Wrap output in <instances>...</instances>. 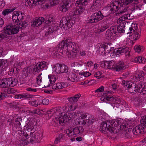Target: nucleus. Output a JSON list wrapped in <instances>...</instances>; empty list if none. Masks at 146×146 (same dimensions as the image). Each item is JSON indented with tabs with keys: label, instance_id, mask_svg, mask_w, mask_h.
Returning a JSON list of instances; mask_svg holds the SVG:
<instances>
[{
	"label": "nucleus",
	"instance_id": "1",
	"mask_svg": "<svg viewBox=\"0 0 146 146\" xmlns=\"http://www.w3.org/2000/svg\"><path fill=\"white\" fill-rule=\"evenodd\" d=\"M24 16V14L21 12L15 11L13 13L12 17L13 22L7 25L3 30L1 33L2 37H6L9 35L17 34L19 31V29L25 28L27 25V23L23 21L21 24L20 23Z\"/></svg>",
	"mask_w": 146,
	"mask_h": 146
},
{
	"label": "nucleus",
	"instance_id": "2",
	"mask_svg": "<svg viewBox=\"0 0 146 146\" xmlns=\"http://www.w3.org/2000/svg\"><path fill=\"white\" fill-rule=\"evenodd\" d=\"M75 43L72 42L71 40L66 39L62 40L57 45L58 49L55 53V55L58 58L59 56H62L63 52H64L66 51V54L70 59L74 57L76 55V53L79 52L80 48L77 45L74 46Z\"/></svg>",
	"mask_w": 146,
	"mask_h": 146
},
{
	"label": "nucleus",
	"instance_id": "3",
	"mask_svg": "<svg viewBox=\"0 0 146 146\" xmlns=\"http://www.w3.org/2000/svg\"><path fill=\"white\" fill-rule=\"evenodd\" d=\"M75 17H73L72 16L63 17L59 25L56 24L53 25L54 31L58 29L59 27L63 30L69 29L75 23Z\"/></svg>",
	"mask_w": 146,
	"mask_h": 146
},
{
	"label": "nucleus",
	"instance_id": "4",
	"mask_svg": "<svg viewBox=\"0 0 146 146\" xmlns=\"http://www.w3.org/2000/svg\"><path fill=\"white\" fill-rule=\"evenodd\" d=\"M127 0H119L118 1H112L111 2L110 7V8L109 9L111 11H118L119 9L120 10L118 13V14H122L125 13L128 9V8L124 9L121 8L123 7H124L125 5H129L126 2Z\"/></svg>",
	"mask_w": 146,
	"mask_h": 146
},
{
	"label": "nucleus",
	"instance_id": "5",
	"mask_svg": "<svg viewBox=\"0 0 146 146\" xmlns=\"http://www.w3.org/2000/svg\"><path fill=\"white\" fill-rule=\"evenodd\" d=\"M81 96L80 94H78L68 98L69 102L66 105V108H65V109H64V110L66 111H70L75 110L77 107V106L74 103L77 101Z\"/></svg>",
	"mask_w": 146,
	"mask_h": 146
},
{
	"label": "nucleus",
	"instance_id": "6",
	"mask_svg": "<svg viewBox=\"0 0 146 146\" xmlns=\"http://www.w3.org/2000/svg\"><path fill=\"white\" fill-rule=\"evenodd\" d=\"M75 115L74 113L70 112L67 114H64V116L58 117V116L56 117V123L57 124L61 125L63 123H66L69 120L74 118Z\"/></svg>",
	"mask_w": 146,
	"mask_h": 146
},
{
	"label": "nucleus",
	"instance_id": "7",
	"mask_svg": "<svg viewBox=\"0 0 146 146\" xmlns=\"http://www.w3.org/2000/svg\"><path fill=\"white\" fill-rule=\"evenodd\" d=\"M140 122V124L136 126L133 129V133L135 135H137L142 132L145 133L146 132V123L145 122V120L142 118V117Z\"/></svg>",
	"mask_w": 146,
	"mask_h": 146
},
{
	"label": "nucleus",
	"instance_id": "8",
	"mask_svg": "<svg viewBox=\"0 0 146 146\" xmlns=\"http://www.w3.org/2000/svg\"><path fill=\"white\" fill-rule=\"evenodd\" d=\"M111 123L110 121H107L101 123L100 126V130L104 133L109 131L111 133H115L114 128L112 127H111Z\"/></svg>",
	"mask_w": 146,
	"mask_h": 146
},
{
	"label": "nucleus",
	"instance_id": "9",
	"mask_svg": "<svg viewBox=\"0 0 146 146\" xmlns=\"http://www.w3.org/2000/svg\"><path fill=\"white\" fill-rule=\"evenodd\" d=\"M47 0H25V5L29 8H33L39 5L44 4Z\"/></svg>",
	"mask_w": 146,
	"mask_h": 146
},
{
	"label": "nucleus",
	"instance_id": "10",
	"mask_svg": "<svg viewBox=\"0 0 146 146\" xmlns=\"http://www.w3.org/2000/svg\"><path fill=\"white\" fill-rule=\"evenodd\" d=\"M47 67V64L45 62L42 61L38 63L34 66L33 73L35 75L44 69H46Z\"/></svg>",
	"mask_w": 146,
	"mask_h": 146
},
{
	"label": "nucleus",
	"instance_id": "11",
	"mask_svg": "<svg viewBox=\"0 0 146 146\" xmlns=\"http://www.w3.org/2000/svg\"><path fill=\"white\" fill-rule=\"evenodd\" d=\"M76 5L77 8L73 10L72 14L70 16L75 17V19L76 15H78L82 13V0H78L76 2Z\"/></svg>",
	"mask_w": 146,
	"mask_h": 146
},
{
	"label": "nucleus",
	"instance_id": "12",
	"mask_svg": "<svg viewBox=\"0 0 146 146\" xmlns=\"http://www.w3.org/2000/svg\"><path fill=\"white\" fill-rule=\"evenodd\" d=\"M83 124L87 123V125L91 124L94 121V117L87 113L83 114Z\"/></svg>",
	"mask_w": 146,
	"mask_h": 146
},
{
	"label": "nucleus",
	"instance_id": "13",
	"mask_svg": "<svg viewBox=\"0 0 146 146\" xmlns=\"http://www.w3.org/2000/svg\"><path fill=\"white\" fill-rule=\"evenodd\" d=\"M116 28L115 26L110 27L108 29L106 33V36L107 39H112L115 36L116 33Z\"/></svg>",
	"mask_w": 146,
	"mask_h": 146
},
{
	"label": "nucleus",
	"instance_id": "14",
	"mask_svg": "<svg viewBox=\"0 0 146 146\" xmlns=\"http://www.w3.org/2000/svg\"><path fill=\"white\" fill-rule=\"evenodd\" d=\"M143 2L145 3H146V0H127L126 3L129 4H131L134 5V10H140L141 9L140 7V5H138L139 2Z\"/></svg>",
	"mask_w": 146,
	"mask_h": 146
},
{
	"label": "nucleus",
	"instance_id": "15",
	"mask_svg": "<svg viewBox=\"0 0 146 146\" xmlns=\"http://www.w3.org/2000/svg\"><path fill=\"white\" fill-rule=\"evenodd\" d=\"M82 62H73L72 63L71 66L72 67H75L76 69H75L74 72L78 73L80 75H82Z\"/></svg>",
	"mask_w": 146,
	"mask_h": 146
},
{
	"label": "nucleus",
	"instance_id": "16",
	"mask_svg": "<svg viewBox=\"0 0 146 146\" xmlns=\"http://www.w3.org/2000/svg\"><path fill=\"white\" fill-rule=\"evenodd\" d=\"M80 131L78 127L74 128L70 127L66 131V133L69 137H74V135L79 133Z\"/></svg>",
	"mask_w": 146,
	"mask_h": 146
},
{
	"label": "nucleus",
	"instance_id": "17",
	"mask_svg": "<svg viewBox=\"0 0 146 146\" xmlns=\"http://www.w3.org/2000/svg\"><path fill=\"white\" fill-rule=\"evenodd\" d=\"M70 1L68 0H66L61 3L60 7V10L63 12H65L67 11L70 7Z\"/></svg>",
	"mask_w": 146,
	"mask_h": 146
},
{
	"label": "nucleus",
	"instance_id": "18",
	"mask_svg": "<svg viewBox=\"0 0 146 146\" xmlns=\"http://www.w3.org/2000/svg\"><path fill=\"white\" fill-rule=\"evenodd\" d=\"M44 21V19L43 17H36L32 22L31 26L33 27H37L40 25Z\"/></svg>",
	"mask_w": 146,
	"mask_h": 146
},
{
	"label": "nucleus",
	"instance_id": "19",
	"mask_svg": "<svg viewBox=\"0 0 146 146\" xmlns=\"http://www.w3.org/2000/svg\"><path fill=\"white\" fill-rule=\"evenodd\" d=\"M36 122L34 120H28L26 122V125L24 126L25 129L29 131H31L34 128Z\"/></svg>",
	"mask_w": 146,
	"mask_h": 146
},
{
	"label": "nucleus",
	"instance_id": "20",
	"mask_svg": "<svg viewBox=\"0 0 146 146\" xmlns=\"http://www.w3.org/2000/svg\"><path fill=\"white\" fill-rule=\"evenodd\" d=\"M8 62L3 59L0 60V74L5 70L8 67Z\"/></svg>",
	"mask_w": 146,
	"mask_h": 146
},
{
	"label": "nucleus",
	"instance_id": "21",
	"mask_svg": "<svg viewBox=\"0 0 146 146\" xmlns=\"http://www.w3.org/2000/svg\"><path fill=\"white\" fill-rule=\"evenodd\" d=\"M130 86L128 89L129 92L131 93H135L139 92V87L138 84L137 85L135 83L132 82L131 83Z\"/></svg>",
	"mask_w": 146,
	"mask_h": 146
},
{
	"label": "nucleus",
	"instance_id": "22",
	"mask_svg": "<svg viewBox=\"0 0 146 146\" xmlns=\"http://www.w3.org/2000/svg\"><path fill=\"white\" fill-rule=\"evenodd\" d=\"M67 86L66 84L65 83H57L54 84L52 86V88L53 90H58L63 88Z\"/></svg>",
	"mask_w": 146,
	"mask_h": 146
},
{
	"label": "nucleus",
	"instance_id": "23",
	"mask_svg": "<svg viewBox=\"0 0 146 146\" xmlns=\"http://www.w3.org/2000/svg\"><path fill=\"white\" fill-rule=\"evenodd\" d=\"M115 97V96L112 95L106 96L105 98H103V100L107 103H111V102H113V103L111 104V105L113 106V108H114L115 105V103H113L114 102Z\"/></svg>",
	"mask_w": 146,
	"mask_h": 146
},
{
	"label": "nucleus",
	"instance_id": "24",
	"mask_svg": "<svg viewBox=\"0 0 146 146\" xmlns=\"http://www.w3.org/2000/svg\"><path fill=\"white\" fill-rule=\"evenodd\" d=\"M33 69L32 67L31 66L25 68L23 70V78L30 77Z\"/></svg>",
	"mask_w": 146,
	"mask_h": 146
},
{
	"label": "nucleus",
	"instance_id": "25",
	"mask_svg": "<svg viewBox=\"0 0 146 146\" xmlns=\"http://www.w3.org/2000/svg\"><path fill=\"white\" fill-rule=\"evenodd\" d=\"M129 50L128 47H122L117 49L116 51L117 55H122L124 53H126Z\"/></svg>",
	"mask_w": 146,
	"mask_h": 146
},
{
	"label": "nucleus",
	"instance_id": "26",
	"mask_svg": "<svg viewBox=\"0 0 146 146\" xmlns=\"http://www.w3.org/2000/svg\"><path fill=\"white\" fill-rule=\"evenodd\" d=\"M8 87H13L17 83V80L14 78H9L7 79Z\"/></svg>",
	"mask_w": 146,
	"mask_h": 146
},
{
	"label": "nucleus",
	"instance_id": "27",
	"mask_svg": "<svg viewBox=\"0 0 146 146\" xmlns=\"http://www.w3.org/2000/svg\"><path fill=\"white\" fill-rule=\"evenodd\" d=\"M92 15L94 16L93 18L95 19L96 23L99 21L101 20L104 17V16L100 11H99L98 13H95L92 14Z\"/></svg>",
	"mask_w": 146,
	"mask_h": 146
},
{
	"label": "nucleus",
	"instance_id": "28",
	"mask_svg": "<svg viewBox=\"0 0 146 146\" xmlns=\"http://www.w3.org/2000/svg\"><path fill=\"white\" fill-rule=\"evenodd\" d=\"M126 68L124 64L123 61H120L115 64V70L117 71H119L122 70H124Z\"/></svg>",
	"mask_w": 146,
	"mask_h": 146
},
{
	"label": "nucleus",
	"instance_id": "29",
	"mask_svg": "<svg viewBox=\"0 0 146 146\" xmlns=\"http://www.w3.org/2000/svg\"><path fill=\"white\" fill-rule=\"evenodd\" d=\"M126 21H123L122 23H120L117 27V31L119 33H124L125 32V25L126 24Z\"/></svg>",
	"mask_w": 146,
	"mask_h": 146
},
{
	"label": "nucleus",
	"instance_id": "30",
	"mask_svg": "<svg viewBox=\"0 0 146 146\" xmlns=\"http://www.w3.org/2000/svg\"><path fill=\"white\" fill-rule=\"evenodd\" d=\"M139 87V92L142 93L143 95L146 94V86L142 85V84L140 83L138 84Z\"/></svg>",
	"mask_w": 146,
	"mask_h": 146
},
{
	"label": "nucleus",
	"instance_id": "31",
	"mask_svg": "<svg viewBox=\"0 0 146 146\" xmlns=\"http://www.w3.org/2000/svg\"><path fill=\"white\" fill-rule=\"evenodd\" d=\"M67 79L68 80L71 82H74L77 81V76L74 73L71 72L69 74Z\"/></svg>",
	"mask_w": 146,
	"mask_h": 146
},
{
	"label": "nucleus",
	"instance_id": "32",
	"mask_svg": "<svg viewBox=\"0 0 146 146\" xmlns=\"http://www.w3.org/2000/svg\"><path fill=\"white\" fill-rule=\"evenodd\" d=\"M54 19V17L52 15H47L45 18V23L46 24H49L53 22Z\"/></svg>",
	"mask_w": 146,
	"mask_h": 146
},
{
	"label": "nucleus",
	"instance_id": "33",
	"mask_svg": "<svg viewBox=\"0 0 146 146\" xmlns=\"http://www.w3.org/2000/svg\"><path fill=\"white\" fill-rule=\"evenodd\" d=\"M111 43H106L104 45L106 54L109 53L112 49H113L111 47Z\"/></svg>",
	"mask_w": 146,
	"mask_h": 146
},
{
	"label": "nucleus",
	"instance_id": "34",
	"mask_svg": "<svg viewBox=\"0 0 146 146\" xmlns=\"http://www.w3.org/2000/svg\"><path fill=\"white\" fill-rule=\"evenodd\" d=\"M48 77L50 83L48 85V86H47V87L48 86L50 87L52 86L54 84V83L56 80L55 76L52 75H49L48 76Z\"/></svg>",
	"mask_w": 146,
	"mask_h": 146
},
{
	"label": "nucleus",
	"instance_id": "35",
	"mask_svg": "<svg viewBox=\"0 0 146 146\" xmlns=\"http://www.w3.org/2000/svg\"><path fill=\"white\" fill-rule=\"evenodd\" d=\"M7 78L2 79L0 80V87L6 88L8 87L7 84Z\"/></svg>",
	"mask_w": 146,
	"mask_h": 146
},
{
	"label": "nucleus",
	"instance_id": "36",
	"mask_svg": "<svg viewBox=\"0 0 146 146\" xmlns=\"http://www.w3.org/2000/svg\"><path fill=\"white\" fill-rule=\"evenodd\" d=\"M40 100L37 99L32 101H29L28 103L32 106L37 107L38 105L40 104Z\"/></svg>",
	"mask_w": 146,
	"mask_h": 146
},
{
	"label": "nucleus",
	"instance_id": "37",
	"mask_svg": "<svg viewBox=\"0 0 146 146\" xmlns=\"http://www.w3.org/2000/svg\"><path fill=\"white\" fill-rule=\"evenodd\" d=\"M68 70V67L64 64L61 65L60 73H66Z\"/></svg>",
	"mask_w": 146,
	"mask_h": 146
},
{
	"label": "nucleus",
	"instance_id": "38",
	"mask_svg": "<svg viewBox=\"0 0 146 146\" xmlns=\"http://www.w3.org/2000/svg\"><path fill=\"white\" fill-rule=\"evenodd\" d=\"M15 9V8H14L13 9H6L4 10L2 12V14L4 15L8 14L10 13H11Z\"/></svg>",
	"mask_w": 146,
	"mask_h": 146
},
{
	"label": "nucleus",
	"instance_id": "39",
	"mask_svg": "<svg viewBox=\"0 0 146 146\" xmlns=\"http://www.w3.org/2000/svg\"><path fill=\"white\" fill-rule=\"evenodd\" d=\"M61 65L59 64H57L53 68V70L58 74L60 73Z\"/></svg>",
	"mask_w": 146,
	"mask_h": 146
},
{
	"label": "nucleus",
	"instance_id": "40",
	"mask_svg": "<svg viewBox=\"0 0 146 146\" xmlns=\"http://www.w3.org/2000/svg\"><path fill=\"white\" fill-rule=\"evenodd\" d=\"M109 27V26L107 24H105L102 25L101 27V28L99 29L98 30V33H100L105 31L106 29Z\"/></svg>",
	"mask_w": 146,
	"mask_h": 146
},
{
	"label": "nucleus",
	"instance_id": "41",
	"mask_svg": "<svg viewBox=\"0 0 146 146\" xmlns=\"http://www.w3.org/2000/svg\"><path fill=\"white\" fill-rule=\"evenodd\" d=\"M127 18L126 16V14L122 15L117 21V23H122L124 21L126 20Z\"/></svg>",
	"mask_w": 146,
	"mask_h": 146
},
{
	"label": "nucleus",
	"instance_id": "42",
	"mask_svg": "<svg viewBox=\"0 0 146 146\" xmlns=\"http://www.w3.org/2000/svg\"><path fill=\"white\" fill-rule=\"evenodd\" d=\"M111 123V127L112 128V127L114 128V130L116 129L115 127H118V120H113L110 121Z\"/></svg>",
	"mask_w": 146,
	"mask_h": 146
},
{
	"label": "nucleus",
	"instance_id": "43",
	"mask_svg": "<svg viewBox=\"0 0 146 146\" xmlns=\"http://www.w3.org/2000/svg\"><path fill=\"white\" fill-rule=\"evenodd\" d=\"M58 3V0H49L48 3V6L54 5Z\"/></svg>",
	"mask_w": 146,
	"mask_h": 146
},
{
	"label": "nucleus",
	"instance_id": "44",
	"mask_svg": "<svg viewBox=\"0 0 146 146\" xmlns=\"http://www.w3.org/2000/svg\"><path fill=\"white\" fill-rule=\"evenodd\" d=\"M109 62L110 61H103L100 64V66L102 67L108 68L109 66Z\"/></svg>",
	"mask_w": 146,
	"mask_h": 146
},
{
	"label": "nucleus",
	"instance_id": "45",
	"mask_svg": "<svg viewBox=\"0 0 146 146\" xmlns=\"http://www.w3.org/2000/svg\"><path fill=\"white\" fill-rule=\"evenodd\" d=\"M140 35L137 32L134 33L131 35V36L132 37L133 40H136L138 39L140 37Z\"/></svg>",
	"mask_w": 146,
	"mask_h": 146
},
{
	"label": "nucleus",
	"instance_id": "46",
	"mask_svg": "<svg viewBox=\"0 0 146 146\" xmlns=\"http://www.w3.org/2000/svg\"><path fill=\"white\" fill-rule=\"evenodd\" d=\"M21 119L19 117H18L15 119V121L14 123L15 125H17L19 128H21Z\"/></svg>",
	"mask_w": 146,
	"mask_h": 146
},
{
	"label": "nucleus",
	"instance_id": "47",
	"mask_svg": "<svg viewBox=\"0 0 146 146\" xmlns=\"http://www.w3.org/2000/svg\"><path fill=\"white\" fill-rule=\"evenodd\" d=\"M144 74L143 72L140 73L139 74L137 75L136 76V78L138 80H141L143 78V77L144 76Z\"/></svg>",
	"mask_w": 146,
	"mask_h": 146
},
{
	"label": "nucleus",
	"instance_id": "48",
	"mask_svg": "<svg viewBox=\"0 0 146 146\" xmlns=\"http://www.w3.org/2000/svg\"><path fill=\"white\" fill-rule=\"evenodd\" d=\"M104 47V45H100L99 48V51L102 54V53L104 54H106V53L105 50V48Z\"/></svg>",
	"mask_w": 146,
	"mask_h": 146
},
{
	"label": "nucleus",
	"instance_id": "49",
	"mask_svg": "<svg viewBox=\"0 0 146 146\" xmlns=\"http://www.w3.org/2000/svg\"><path fill=\"white\" fill-rule=\"evenodd\" d=\"M54 26L53 25H51L50 26L48 30V32L46 33L45 35L48 36L49 34H51L54 31Z\"/></svg>",
	"mask_w": 146,
	"mask_h": 146
},
{
	"label": "nucleus",
	"instance_id": "50",
	"mask_svg": "<svg viewBox=\"0 0 146 146\" xmlns=\"http://www.w3.org/2000/svg\"><path fill=\"white\" fill-rule=\"evenodd\" d=\"M23 99H28L31 98L33 97V95L27 93L22 94Z\"/></svg>",
	"mask_w": 146,
	"mask_h": 146
},
{
	"label": "nucleus",
	"instance_id": "51",
	"mask_svg": "<svg viewBox=\"0 0 146 146\" xmlns=\"http://www.w3.org/2000/svg\"><path fill=\"white\" fill-rule=\"evenodd\" d=\"M123 129L124 131H127L129 129V131H131L132 126L131 125H124L122 126Z\"/></svg>",
	"mask_w": 146,
	"mask_h": 146
},
{
	"label": "nucleus",
	"instance_id": "52",
	"mask_svg": "<svg viewBox=\"0 0 146 146\" xmlns=\"http://www.w3.org/2000/svg\"><path fill=\"white\" fill-rule=\"evenodd\" d=\"M132 132L131 131H129V129H128V131H125V137L127 138H131L132 137Z\"/></svg>",
	"mask_w": 146,
	"mask_h": 146
},
{
	"label": "nucleus",
	"instance_id": "53",
	"mask_svg": "<svg viewBox=\"0 0 146 146\" xmlns=\"http://www.w3.org/2000/svg\"><path fill=\"white\" fill-rule=\"evenodd\" d=\"M108 68L110 69H115V65H114V62L110 61Z\"/></svg>",
	"mask_w": 146,
	"mask_h": 146
},
{
	"label": "nucleus",
	"instance_id": "54",
	"mask_svg": "<svg viewBox=\"0 0 146 146\" xmlns=\"http://www.w3.org/2000/svg\"><path fill=\"white\" fill-rule=\"evenodd\" d=\"M135 25L136 27H137V24H136L135 23H132L131 27L129 28L130 32V33H132L134 32V30L133 29H134L135 30L136 29L135 28Z\"/></svg>",
	"mask_w": 146,
	"mask_h": 146
},
{
	"label": "nucleus",
	"instance_id": "55",
	"mask_svg": "<svg viewBox=\"0 0 146 146\" xmlns=\"http://www.w3.org/2000/svg\"><path fill=\"white\" fill-rule=\"evenodd\" d=\"M40 110H35L33 111H30V110H28L26 111V112L27 113H31L32 114H40V113L39 112V111Z\"/></svg>",
	"mask_w": 146,
	"mask_h": 146
},
{
	"label": "nucleus",
	"instance_id": "56",
	"mask_svg": "<svg viewBox=\"0 0 146 146\" xmlns=\"http://www.w3.org/2000/svg\"><path fill=\"white\" fill-rule=\"evenodd\" d=\"M41 74H39L36 78V81L38 85H40V84L42 82V77L41 76Z\"/></svg>",
	"mask_w": 146,
	"mask_h": 146
},
{
	"label": "nucleus",
	"instance_id": "57",
	"mask_svg": "<svg viewBox=\"0 0 146 146\" xmlns=\"http://www.w3.org/2000/svg\"><path fill=\"white\" fill-rule=\"evenodd\" d=\"M132 82H129V81H126L125 82L123 83V85L125 87H127L128 88V89H129V87L130 86V84H131V83H132Z\"/></svg>",
	"mask_w": 146,
	"mask_h": 146
},
{
	"label": "nucleus",
	"instance_id": "58",
	"mask_svg": "<svg viewBox=\"0 0 146 146\" xmlns=\"http://www.w3.org/2000/svg\"><path fill=\"white\" fill-rule=\"evenodd\" d=\"M94 16L92 15L91 17H90L89 19V22L91 23H96L94 19L93 18Z\"/></svg>",
	"mask_w": 146,
	"mask_h": 146
},
{
	"label": "nucleus",
	"instance_id": "59",
	"mask_svg": "<svg viewBox=\"0 0 146 146\" xmlns=\"http://www.w3.org/2000/svg\"><path fill=\"white\" fill-rule=\"evenodd\" d=\"M49 100L47 99H44L42 101V102L44 105H48L49 103Z\"/></svg>",
	"mask_w": 146,
	"mask_h": 146
},
{
	"label": "nucleus",
	"instance_id": "60",
	"mask_svg": "<svg viewBox=\"0 0 146 146\" xmlns=\"http://www.w3.org/2000/svg\"><path fill=\"white\" fill-rule=\"evenodd\" d=\"M98 3L95 2H94L93 5L92 6V8L94 9H97L98 7Z\"/></svg>",
	"mask_w": 146,
	"mask_h": 146
},
{
	"label": "nucleus",
	"instance_id": "61",
	"mask_svg": "<svg viewBox=\"0 0 146 146\" xmlns=\"http://www.w3.org/2000/svg\"><path fill=\"white\" fill-rule=\"evenodd\" d=\"M104 87L103 86H102L96 90L95 92H99L103 91L104 90Z\"/></svg>",
	"mask_w": 146,
	"mask_h": 146
},
{
	"label": "nucleus",
	"instance_id": "62",
	"mask_svg": "<svg viewBox=\"0 0 146 146\" xmlns=\"http://www.w3.org/2000/svg\"><path fill=\"white\" fill-rule=\"evenodd\" d=\"M5 5L4 0H0V9L3 7Z\"/></svg>",
	"mask_w": 146,
	"mask_h": 146
},
{
	"label": "nucleus",
	"instance_id": "63",
	"mask_svg": "<svg viewBox=\"0 0 146 146\" xmlns=\"http://www.w3.org/2000/svg\"><path fill=\"white\" fill-rule=\"evenodd\" d=\"M100 75L101 74L100 72H98L94 74V76L98 79L101 78L100 77Z\"/></svg>",
	"mask_w": 146,
	"mask_h": 146
},
{
	"label": "nucleus",
	"instance_id": "64",
	"mask_svg": "<svg viewBox=\"0 0 146 146\" xmlns=\"http://www.w3.org/2000/svg\"><path fill=\"white\" fill-rule=\"evenodd\" d=\"M83 75L84 77H88L91 74L88 72H85L83 73Z\"/></svg>",
	"mask_w": 146,
	"mask_h": 146
}]
</instances>
